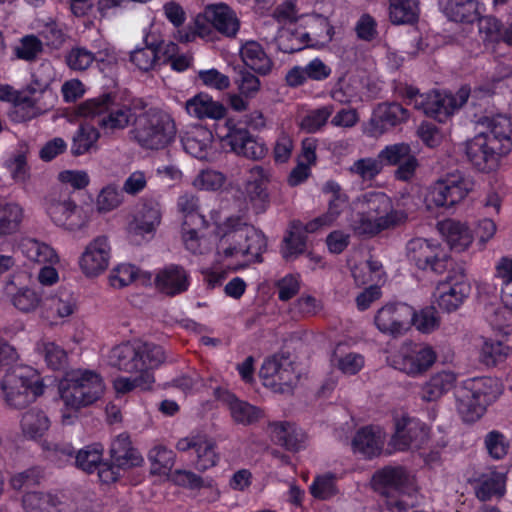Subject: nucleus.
Here are the masks:
<instances>
[{"label":"nucleus","instance_id":"nucleus-41","mask_svg":"<svg viewBox=\"0 0 512 512\" xmlns=\"http://www.w3.org/2000/svg\"><path fill=\"white\" fill-rule=\"evenodd\" d=\"M104 54L106 57H110L108 50L103 52L93 53L85 47H73L65 55V62L67 66L74 71H85L88 69L94 61H104Z\"/></svg>","mask_w":512,"mask_h":512},{"label":"nucleus","instance_id":"nucleus-28","mask_svg":"<svg viewBox=\"0 0 512 512\" xmlns=\"http://www.w3.org/2000/svg\"><path fill=\"white\" fill-rule=\"evenodd\" d=\"M110 457L114 465L122 470L138 467L143 462L142 456L132 447L127 434H120L112 441Z\"/></svg>","mask_w":512,"mask_h":512},{"label":"nucleus","instance_id":"nucleus-59","mask_svg":"<svg viewBox=\"0 0 512 512\" xmlns=\"http://www.w3.org/2000/svg\"><path fill=\"white\" fill-rule=\"evenodd\" d=\"M123 202L122 190L114 184L104 187L97 196V209L100 212H109L121 205Z\"/></svg>","mask_w":512,"mask_h":512},{"label":"nucleus","instance_id":"nucleus-7","mask_svg":"<svg viewBox=\"0 0 512 512\" xmlns=\"http://www.w3.org/2000/svg\"><path fill=\"white\" fill-rule=\"evenodd\" d=\"M4 400L14 409L26 408L44 392V384L35 369L26 365L11 367L3 378Z\"/></svg>","mask_w":512,"mask_h":512},{"label":"nucleus","instance_id":"nucleus-13","mask_svg":"<svg viewBox=\"0 0 512 512\" xmlns=\"http://www.w3.org/2000/svg\"><path fill=\"white\" fill-rule=\"evenodd\" d=\"M437 353L428 344L403 343L388 362L408 376L418 377L426 373L436 362Z\"/></svg>","mask_w":512,"mask_h":512},{"label":"nucleus","instance_id":"nucleus-39","mask_svg":"<svg viewBox=\"0 0 512 512\" xmlns=\"http://www.w3.org/2000/svg\"><path fill=\"white\" fill-rule=\"evenodd\" d=\"M15 276L10 278L5 286L4 293L11 299L12 304L23 312L35 310L41 302L38 294L29 288H17Z\"/></svg>","mask_w":512,"mask_h":512},{"label":"nucleus","instance_id":"nucleus-21","mask_svg":"<svg viewBox=\"0 0 512 512\" xmlns=\"http://www.w3.org/2000/svg\"><path fill=\"white\" fill-rule=\"evenodd\" d=\"M110 260V246L105 236H99L91 241L79 260L80 268L88 277L104 272Z\"/></svg>","mask_w":512,"mask_h":512},{"label":"nucleus","instance_id":"nucleus-44","mask_svg":"<svg viewBox=\"0 0 512 512\" xmlns=\"http://www.w3.org/2000/svg\"><path fill=\"white\" fill-rule=\"evenodd\" d=\"M49 426L48 417L39 409H30L22 415L21 430L29 438L41 437Z\"/></svg>","mask_w":512,"mask_h":512},{"label":"nucleus","instance_id":"nucleus-37","mask_svg":"<svg viewBox=\"0 0 512 512\" xmlns=\"http://www.w3.org/2000/svg\"><path fill=\"white\" fill-rule=\"evenodd\" d=\"M161 211L156 202H145L134 220L130 223L129 229L137 235L151 233L160 224Z\"/></svg>","mask_w":512,"mask_h":512},{"label":"nucleus","instance_id":"nucleus-45","mask_svg":"<svg viewBox=\"0 0 512 512\" xmlns=\"http://www.w3.org/2000/svg\"><path fill=\"white\" fill-rule=\"evenodd\" d=\"M44 111L37 106L36 99L29 96H16L11 109L8 112V117L13 122H25L31 120Z\"/></svg>","mask_w":512,"mask_h":512},{"label":"nucleus","instance_id":"nucleus-11","mask_svg":"<svg viewBox=\"0 0 512 512\" xmlns=\"http://www.w3.org/2000/svg\"><path fill=\"white\" fill-rule=\"evenodd\" d=\"M472 189L470 179L461 174H452L427 189L424 203L429 211L452 208L464 200Z\"/></svg>","mask_w":512,"mask_h":512},{"label":"nucleus","instance_id":"nucleus-47","mask_svg":"<svg viewBox=\"0 0 512 512\" xmlns=\"http://www.w3.org/2000/svg\"><path fill=\"white\" fill-rule=\"evenodd\" d=\"M308 40L307 32L284 28L280 29L274 38L277 48L284 53H294L304 49Z\"/></svg>","mask_w":512,"mask_h":512},{"label":"nucleus","instance_id":"nucleus-42","mask_svg":"<svg viewBox=\"0 0 512 512\" xmlns=\"http://www.w3.org/2000/svg\"><path fill=\"white\" fill-rule=\"evenodd\" d=\"M512 355V347L494 339H485L480 349V359L487 366H496Z\"/></svg>","mask_w":512,"mask_h":512},{"label":"nucleus","instance_id":"nucleus-54","mask_svg":"<svg viewBox=\"0 0 512 512\" xmlns=\"http://www.w3.org/2000/svg\"><path fill=\"white\" fill-rule=\"evenodd\" d=\"M383 164L379 155L377 158L366 157L356 160L349 168V171L364 181H370L381 173Z\"/></svg>","mask_w":512,"mask_h":512},{"label":"nucleus","instance_id":"nucleus-57","mask_svg":"<svg viewBox=\"0 0 512 512\" xmlns=\"http://www.w3.org/2000/svg\"><path fill=\"white\" fill-rule=\"evenodd\" d=\"M235 84L241 95L245 98H253L259 92L261 82L257 76L251 73L247 68L241 67L237 71Z\"/></svg>","mask_w":512,"mask_h":512},{"label":"nucleus","instance_id":"nucleus-2","mask_svg":"<svg viewBox=\"0 0 512 512\" xmlns=\"http://www.w3.org/2000/svg\"><path fill=\"white\" fill-rule=\"evenodd\" d=\"M217 235V254L221 261L243 258V261L233 266L232 270L244 269L263 261L262 254L267 248L264 234L240 217L227 218L217 227Z\"/></svg>","mask_w":512,"mask_h":512},{"label":"nucleus","instance_id":"nucleus-61","mask_svg":"<svg viewBox=\"0 0 512 512\" xmlns=\"http://www.w3.org/2000/svg\"><path fill=\"white\" fill-rule=\"evenodd\" d=\"M412 154L411 147L407 143H395L385 146L379 152L382 164L398 165Z\"/></svg>","mask_w":512,"mask_h":512},{"label":"nucleus","instance_id":"nucleus-25","mask_svg":"<svg viewBox=\"0 0 512 512\" xmlns=\"http://www.w3.org/2000/svg\"><path fill=\"white\" fill-rule=\"evenodd\" d=\"M154 283L161 293L175 296L188 289L189 274L181 265L170 264L158 271Z\"/></svg>","mask_w":512,"mask_h":512},{"label":"nucleus","instance_id":"nucleus-50","mask_svg":"<svg viewBox=\"0 0 512 512\" xmlns=\"http://www.w3.org/2000/svg\"><path fill=\"white\" fill-rule=\"evenodd\" d=\"M341 348L342 346L338 345L333 352L332 363L346 375H355L360 372L365 365L363 355L356 352L344 354Z\"/></svg>","mask_w":512,"mask_h":512},{"label":"nucleus","instance_id":"nucleus-27","mask_svg":"<svg viewBox=\"0 0 512 512\" xmlns=\"http://www.w3.org/2000/svg\"><path fill=\"white\" fill-rule=\"evenodd\" d=\"M438 228L447 244L454 251L467 250L474 240L472 230L464 222L447 219L440 222Z\"/></svg>","mask_w":512,"mask_h":512},{"label":"nucleus","instance_id":"nucleus-46","mask_svg":"<svg viewBox=\"0 0 512 512\" xmlns=\"http://www.w3.org/2000/svg\"><path fill=\"white\" fill-rule=\"evenodd\" d=\"M441 323V318L433 306H426L415 311L412 308L410 326L415 327L422 334H431L436 331Z\"/></svg>","mask_w":512,"mask_h":512},{"label":"nucleus","instance_id":"nucleus-58","mask_svg":"<svg viewBox=\"0 0 512 512\" xmlns=\"http://www.w3.org/2000/svg\"><path fill=\"white\" fill-rule=\"evenodd\" d=\"M484 443L489 456L495 460L503 459L510 449L508 439L495 430L485 436Z\"/></svg>","mask_w":512,"mask_h":512},{"label":"nucleus","instance_id":"nucleus-26","mask_svg":"<svg viewBox=\"0 0 512 512\" xmlns=\"http://www.w3.org/2000/svg\"><path fill=\"white\" fill-rule=\"evenodd\" d=\"M227 141L233 152L251 160L264 158L268 151L263 142H259L244 128L230 130Z\"/></svg>","mask_w":512,"mask_h":512},{"label":"nucleus","instance_id":"nucleus-33","mask_svg":"<svg viewBox=\"0 0 512 512\" xmlns=\"http://www.w3.org/2000/svg\"><path fill=\"white\" fill-rule=\"evenodd\" d=\"M307 241V236L303 235V223L299 220L292 221L282 240L280 249L282 257L286 261L296 259L305 252Z\"/></svg>","mask_w":512,"mask_h":512},{"label":"nucleus","instance_id":"nucleus-22","mask_svg":"<svg viewBox=\"0 0 512 512\" xmlns=\"http://www.w3.org/2000/svg\"><path fill=\"white\" fill-rule=\"evenodd\" d=\"M408 118V110L398 103L379 104L374 110L368 132L371 136L378 137L388 129L406 122Z\"/></svg>","mask_w":512,"mask_h":512},{"label":"nucleus","instance_id":"nucleus-34","mask_svg":"<svg viewBox=\"0 0 512 512\" xmlns=\"http://www.w3.org/2000/svg\"><path fill=\"white\" fill-rule=\"evenodd\" d=\"M322 194L327 202V212L322 217V224L331 223L348 207V196L334 181L326 182L322 188Z\"/></svg>","mask_w":512,"mask_h":512},{"label":"nucleus","instance_id":"nucleus-40","mask_svg":"<svg viewBox=\"0 0 512 512\" xmlns=\"http://www.w3.org/2000/svg\"><path fill=\"white\" fill-rule=\"evenodd\" d=\"M388 13L395 25L413 23L419 15V0H389Z\"/></svg>","mask_w":512,"mask_h":512},{"label":"nucleus","instance_id":"nucleus-19","mask_svg":"<svg viewBox=\"0 0 512 512\" xmlns=\"http://www.w3.org/2000/svg\"><path fill=\"white\" fill-rule=\"evenodd\" d=\"M176 448L181 452L194 450L196 458L193 461V466L200 472L215 467L220 456L216 452V443L204 435L190 436L180 439Z\"/></svg>","mask_w":512,"mask_h":512},{"label":"nucleus","instance_id":"nucleus-48","mask_svg":"<svg viewBox=\"0 0 512 512\" xmlns=\"http://www.w3.org/2000/svg\"><path fill=\"white\" fill-rule=\"evenodd\" d=\"M160 60L162 56L159 55V48L154 42H149L148 37L145 38V47L137 48L130 53V61L143 72L152 70Z\"/></svg>","mask_w":512,"mask_h":512},{"label":"nucleus","instance_id":"nucleus-16","mask_svg":"<svg viewBox=\"0 0 512 512\" xmlns=\"http://www.w3.org/2000/svg\"><path fill=\"white\" fill-rule=\"evenodd\" d=\"M470 292L471 286L464 272L451 271L444 280L437 283L433 300L440 310L452 313L465 303Z\"/></svg>","mask_w":512,"mask_h":512},{"label":"nucleus","instance_id":"nucleus-35","mask_svg":"<svg viewBox=\"0 0 512 512\" xmlns=\"http://www.w3.org/2000/svg\"><path fill=\"white\" fill-rule=\"evenodd\" d=\"M185 108L189 115L198 119H220L225 116L226 108L209 95L200 93L186 102Z\"/></svg>","mask_w":512,"mask_h":512},{"label":"nucleus","instance_id":"nucleus-49","mask_svg":"<svg viewBox=\"0 0 512 512\" xmlns=\"http://www.w3.org/2000/svg\"><path fill=\"white\" fill-rule=\"evenodd\" d=\"M99 137V131L94 126L81 125L72 139V155L80 156L90 152L91 149L96 148Z\"/></svg>","mask_w":512,"mask_h":512},{"label":"nucleus","instance_id":"nucleus-8","mask_svg":"<svg viewBox=\"0 0 512 512\" xmlns=\"http://www.w3.org/2000/svg\"><path fill=\"white\" fill-rule=\"evenodd\" d=\"M470 95L467 86L461 87L455 95L447 92L431 91L425 94L419 93L416 88L408 87L405 96L409 105L421 110L425 115L433 117L439 122L445 121L454 111L463 106Z\"/></svg>","mask_w":512,"mask_h":512},{"label":"nucleus","instance_id":"nucleus-4","mask_svg":"<svg viewBox=\"0 0 512 512\" xmlns=\"http://www.w3.org/2000/svg\"><path fill=\"white\" fill-rule=\"evenodd\" d=\"M372 484L386 498V506L391 512L405 511L416 503V479L404 467L383 468L374 474Z\"/></svg>","mask_w":512,"mask_h":512},{"label":"nucleus","instance_id":"nucleus-36","mask_svg":"<svg viewBox=\"0 0 512 512\" xmlns=\"http://www.w3.org/2000/svg\"><path fill=\"white\" fill-rule=\"evenodd\" d=\"M223 401L227 403L235 423L249 426L262 418L263 412L258 407L238 399L235 395L226 393Z\"/></svg>","mask_w":512,"mask_h":512},{"label":"nucleus","instance_id":"nucleus-18","mask_svg":"<svg viewBox=\"0 0 512 512\" xmlns=\"http://www.w3.org/2000/svg\"><path fill=\"white\" fill-rule=\"evenodd\" d=\"M412 307L405 303H389L375 314L374 324L384 334L401 335L410 328Z\"/></svg>","mask_w":512,"mask_h":512},{"label":"nucleus","instance_id":"nucleus-30","mask_svg":"<svg viewBox=\"0 0 512 512\" xmlns=\"http://www.w3.org/2000/svg\"><path fill=\"white\" fill-rule=\"evenodd\" d=\"M272 441L288 451L297 452L304 442L305 435L301 429L290 422H273L269 424Z\"/></svg>","mask_w":512,"mask_h":512},{"label":"nucleus","instance_id":"nucleus-24","mask_svg":"<svg viewBox=\"0 0 512 512\" xmlns=\"http://www.w3.org/2000/svg\"><path fill=\"white\" fill-rule=\"evenodd\" d=\"M386 441V433L379 426H367L357 431L352 439V450L364 458L378 456Z\"/></svg>","mask_w":512,"mask_h":512},{"label":"nucleus","instance_id":"nucleus-12","mask_svg":"<svg viewBox=\"0 0 512 512\" xmlns=\"http://www.w3.org/2000/svg\"><path fill=\"white\" fill-rule=\"evenodd\" d=\"M406 257L418 269L437 275L443 274L450 262V257L440 242L421 237L407 242Z\"/></svg>","mask_w":512,"mask_h":512},{"label":"nucleus","instance_id":"nucleus-52","mask_svg":"<svg viewBox=\"0 0 512 512\" xmlns=\"http://www.w3.org/2000/svg\"><path fill=\"white\" fill-rule=\"evenodd\" d=\"M352 275L358 285H366L370 282L378 283L382 280V265L376 260H367L352 268Z\"/></svg>","mask_w":512,"mask_h":512},{"label":"nucleus","instance_id":"nucleus-3","mask_svg":"<svg viewBox=\"0 0 512 512\" xmlns=\"http://www.w3.org/2000/svg\"><path fill=\"white\" fill-rule=\"evenodd\" d=\"M406 219V212L395 208L388 195L370 191L353 202L349 225L358 235L375 236L402 224Z\"/></svg>","mask_w":512,"mask_h":512},{"label":"nucleus","instance_id":"nucleus-51","mask_svg":"<svg viewBox=\"0 0 512 512\" xmlns=\"http://www.w3.org/2000/svg\"><path fill=\"white\" fill-rule=\"evenodd\" d=\"M60 503L58 496L43 492L27 493L22 500L26 512H51Z\"/></svg>","mask_w":512,"mask_h":512},{"label":"nucleus","instance_id":"nucleus-20","mask_svg":"<svg viewBox=\"0 0 512 512\" xmlns=\"http://www.w3.org/2000/svg\"><path fill=\"white\" fill-rule=\"evenodd\" d=\"M470 483L480 501L502 498L506 493L507 473L496 467H487L478 472Z\"/></svg>","mask_w":512,"mask_h":512},{"label":"nucleus","instance_id":"nucleus-23","mask_svg":"<svg viewBox=\"0 0 512 512\" xmlns=\"http://www.w3.org/2000/svg\"><path fill=\"white\" fill-rule=\"evenodd\" d=\"M77 206L71 199V192L67 188H56L46 198V210L52 221L58 226L70 228L69 222Z\"/></svg>","mask_w":512,"mask_h":512},{"label":"nucleus","instance_id":"nucleus-55","mask_svg":"<svg viewBox=\"0 0 512 512\" xmlns=\"http://www.w3.org/2000/svg\"><path fill=\"white\" fill-rule=\"evenodd\" d=\"M102 463V449L98 446H87L78 451L75 457L76 466L86 473L97 470Z\"/></svg>","mask_w":512,"mask_h":512},{"label":"nucleus","instance_id":"nucleus-38","mask_svg":"<svg viewBox=\"0 0 512 512\" xmlns=\"http://www.w3.org/2000/svg\"><path fill=\"white\" fill-rule=\"evenodd\" d=\"M244 64L258 74L266 75L272 69V61L261 45L255 41L247 42L240 50Z\"/></svg>","mask_w":512,"mask_h":512},{"label":"nucleus","instance_id":"nucleus-31","mask_svg":"<svg viewBox=\"0 0 512 512\" xmlns=\"http://www.w3.org/2000/svg\"><path fill=\"white\" fill-rule=\"evenodd\" d=\"M441 12L451 21L471 23L478 19V0H439Z\"/></svg>","mask_w":512,"mask_h":512},{"label":"nucleus","instance_id":"nucleus-6","mask_svg":"<svg viewBox=\"0 0 512 512\" xmlns=\"http://www.w3.org/2000/svg\"><path fill=\"white\" fill-rule=\"evenodd\" d=\"M105 390L102 377L92 370L76 369L66 373L59 392L67 407L78 410L101 398Z\"/></svg>","mask_w":512,"mask_h":512},{"label":"nucleus","instance_id":"nucleus-14","mask_svg":"<svg viewBox=\"0 0 512 512\" xmlns=\"http://www.w3.org/2000/svg\"><path fill=\"white\" fill-rule=\"evenodd\" d=\"M259 376L266 386L282 394L291 393L298 382V374L291 354L284 351L266 358L260 368Z\"/></svg>","mask_w":512,"mask_h":512},{"label":"nucleus","instance_id":"nucleus-29","mask_svg":"<svg viewBox=\"0 0 512 512\" xmlns=\"http://www.w3.org/2000/svg\"><path fill=\"white\" fill-rule=\"evenodd\" d=\"M111 359L119 370L128 373L146 371L145 360L141 358L140 344L125 343L116 346L112 350Z\"/></svg>","mask_w":512,"mask_h":512},{"label":"nucleus","instance_id":"nucleus-64","mask_svg":"<svg viewBox=\"0 0 512 512\" xmlns=\"http://www.w3.org/2000/svg\"><path fill=\"white\" fill-rule=\"evenodd\" d=\"M42 52V42L34 35L24 36L15 48L18 58L32 61Z\"/></svg>","mask_w":512,"mask_h":512},{"label":"nucleus","instance_id":"nucleus-62","mask_svg":"<svg viewBox=\"0 0 512 512\" xmlns=\"http://www.w3.org/2000/svg\"><path fill=\"white\" fill-rule=\"evenodd\" d=\"M172 477L177 485L189 489L213 488L214 486L212 479H204L190 470H176Z\"/></svg>","mask_w":512,"mask_h":512},{"label":"nucleus","instance_id":"nucleus-32","mask_svg":"<svg viewBox=\"0 0 512 512\" xmlns=\"http://www.w3.org/2000/svg\"><path fill=\"white\" fill-rule=\"evenodd\" d=\"M456 375L451 371H439L433 374L421 387L419 395L423 401L439 400L455 385Z\"/></svg>","mask_w":512,"mask_h":512},{"label":"nucleus","instance_id":"nucleus-1","mask_svg":"<svg viewBox=\"0 0 512 512\" xmlns=\"http://www.w3.org/2000/svg\"><path fill=\"white\" fill-rule=\"evenodd\" d=\"M477 134L465 142V154L478 170L490 172L512 149L511 121L505 114L485 116L478 122Z\"/></svg>","mask_w":512,"mask_h":512},{"label":"nucleus","instance_id":"nucleus-60","mask_svg":"<svg viewBox=\"0 0 512 512\" xmlns=\"http://www.w3.org/2000/svg\"><path fill=\"white\" fill-rule=\"evenodd\" d=\"M38 350L43 354L48 366L53 370L64 367L67 361V355L64 349L53 342L43 341L38 344Z\"/></svg>","mask_w":512,"mask_h":512},{"label":"nucleus","instance_id":"nucleus-5","mask_svg":"<svg viewBox=\"0 0 512 512\" xmlns=\"http://www.w3.org/2000/svg\"><path fill=\"white\" fill-rule=\"evenodd\" d=\"M503 385L497 378L480 377L469 379L457 394V409L463 420L473 422L479 419L487 406L503 393Z\"/></svg>","mask_w":512,"mask_h":512},{"label":"nucleus","instance_id":"nucleus-63","mask_svg":"<svg viewBox=\"0 0 512 512\" xmlns=\"http://www.w3.org/2000/svg\"><path fill=\"white\" fill-rule=\"evenodd\" d=\"M226 181L223 173L215 170H204L197 175L193 184L196 188L208 191L220 189Z\"/></svg>","mask_w":512,"mask_h":512},{"label":"nucleus","instance_id":"nucleus-43","mask_svg":"<svg viewBox=\"0 0 512 512\" xmlns=\"http://www.w3.org/2000/svg\"><path fill=\"white\" fill-rule=\"evenodd\" d=\"M23 220V210L13 202L0 200V236L18 231Z\"/></svg>","mask_w":512,"mask_h":512},{"label":"nucleus","instance_id":"nucleus-10","mask_svg":"<svg viewBox=\"0 0 512 512\" xmlns=\"http://www.w3.org/2000/svg\"><path fill=\"white\" fill-rule=\"evenodd\" d=\"M133 130L134 139L146 149H162L170 144L176 136L173 119L166 113L149 110L137 119Z\"/></svg>","mask_w":512,"mask_h":512},{"label":"nucleus","instance_id":"nucleus-15","mask_svg":"<svg viewBox=\"0 0 512 512\" xmlns=\"http://www.w3.org/2000/svg\"><path fill=\"white\" fill-rule=\"evenodd\" d=\"M194 23L201 38H210L214 30L234 37L240 28L235 12L223 3L208 5L202 14L197 15Z\"/></svg>","mask_w":512,"mask_h":512},{"label":"nucleus","instance_id":"nucleus-9","mask_svg":"<svg viewBox=\"0 0 512 512\" xmlns=\"http://www.w3.org/2000/svg\"><path fill=\"white\" fill-rule=\"evenodd\" d=\"M79 112L84 117L98 118L97 124L107 132L126 128L133 120L134 114L130 107L119 105L116 96L106 93L83 102Z\"/></svg>","mask_w":512,"mask_h":512},{"label":"nucleus","instance_id":"nucleus-17","mask_svg":"<svg viewBox=\"0 0 512 512\" xmlns=\"http://www.w3.org/2000/svg\"><path fill=\"white\" fill-rule=\"evenodd\" d=\"M430 438V427L424 422L402 414L394 417V432L389 446L394 451L422 448Z\"/></svg>","mask_w":512,"mask_h":512},{"label":"nucleus","instance_id":"nucleus-53","mask_svg":"<svg viewBox=\"0 0 512 512\" xmlns=\"http://www.w3.org/2000/svg\"><path fill=\"white\" fill-rule=\"evenodd\" d=\"M155 379L151 372H140L139 375L133 378L120 377L114 381V388L117 393H128L136 388L146 391L150 390Z\"/></svg>","mask_w":512,"mask_h":512},{"label":"nucleus","instance_id":"nucleus-56","mask_svg":"<svg viewBox=\"0 0 512 512\" xmlns=\"http://www.w3.org/2000/svg\"><path fill=\"white\" fill-rule=\"evenodd\" d=\"M27 257L37 263H53L57 255L53 248L35 239H29L24 244Z\"/></svg>","mask_w":512,"mask_h":512}]
</instances>
